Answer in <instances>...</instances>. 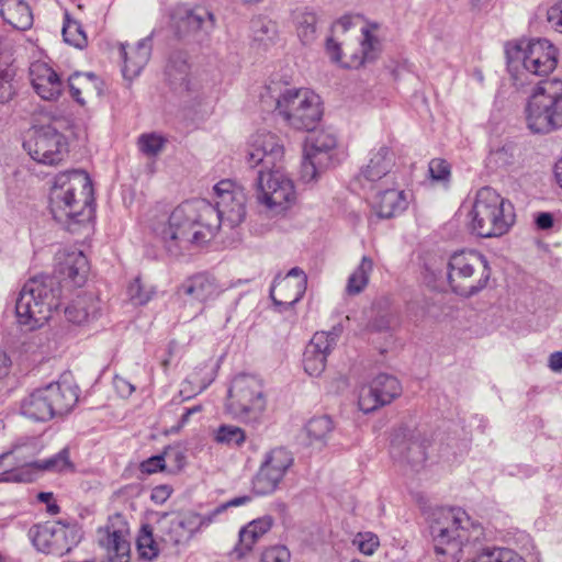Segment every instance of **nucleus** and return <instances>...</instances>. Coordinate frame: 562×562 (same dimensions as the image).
<instances>
[{
    "mask_svg": "<svg viewBox=\"0 0 562 562\" xmlns=\"http://www.w3.org/2000/svg\"><path fill=\"white\" fill-rule=\"evenodd\" d=\"M77 543L75 527L61 520L37 525L33 533V544L47 554L64 555Z\"/></svg>",
    "mask_w": 562,
    "mask_h": 562,
    "instance_id": "nucleus-15",
    "label": "nucleus"
},
{
    "mask_svg": "<svg viewBox=\"0 0 562 562\" xmlns=\"http://www.w3.org/2000/svg\"><path fill=\"white\" fill-rule=\"evenodd\" d=\"M261 562H289L290 552L284 546H273L267 548L261 553Z\"/></svg>",
    "mask_w": 562,
    "mask_h": 562,
    "instance_id": "nucleus-52",
    "label": "nucleus"
},
{
    "mask_svg": "<svg viewBox=\"0 0 562 562\" xmlns=\"http://www.w3.org/2000/svg\"><path fill=\"white\" fill-rule=\"evenodd\" d=\"M547 20L554 31L562 34V0L549 8Z\"/></svg>",
    "mask_w": 562,
    "mask_h": 562,
    "instance_id": "nucleus-55",
    "label": "nucleus"
},
{
    "mask_svg": "<svg viewBox=\"0 0 562 562\" xmlns=\"http://www.w3.org/2000/svg\"><path fill=\"white\" fill-rule=\"evenodd\" d=\"M162 454L165 457V462L171 463L172 468L176 470H181L186 464V456L180 448L167 447Z\"/></svg>",
    "mask_w": 562,
    "mask_h": 562,
    "instance_id": "nucleus-53",
    "label": "nucleus"
},
{
    "mask_svg": "<svg viewBox=\"0 0 562 562\" xmlns=\"http://www.w3.org/2000/svg\"><path fill=\"white\" fill-rule=\"evenodd\" d=\"M136 547L142 559L151 561L159 554V543L153 535L150 526H143L137 537Z\"/></svg>",
    "mask_w": 562,
    "mask_h": 562,
    "instance_id": "nucleus-39",
    "label": "nucleus"
},
{
    "mask_svg": "<svg viewBox=\"0 0 562 562\" xmlns=\"http://www.w3.org/2000/svg\"><path fill=\"white\" fill-rule=\"evenodd\" d=\"M352 546L357 548L361 553L371 555L380 546V541L378 536L373 532H358L352 539Z\"/></svg>",
    "mask_w": 562,
    "mask_h": 562,
    "instance_id": "nucleus-46",
    "label": "nucleus"
},
{
    "mask_svg": "<svg viewBox=\"0 0 562 562\" xmlns=\"http://www.w3.org/2000/svg\"><path fill=\"white\" fill-rule=\"evenodd\" d=\"M429 445L430 441L419 430L401 429L392 439L391 454L418 470L427 460Z\"/></svg>",
    "mask_w": 562,
    "mask_h": 562,
    "instance_id": "nucleus-16",
    "label": "nucleus"
},
{
    "mask_svg": "<svg viewBox=\"0 0 562 562\" xmlns=\"http://www.w3.org/2000/svg\"><path fill=\"white\" fill-rule=\"evenodd\" d=\"M93 188L89 175L79 169L59 172L49 192V209L56 222L74 232L93 217Z\"/></svg>",
    "mask_w": 562,
    "mask_h": 562,
    "instance_id": "nucleus-2",
    "label": "nucleus"
},
{
    "mask_svg": "<svg viewBox=\"0 0 562 562\" xmlns=\"http://www.w3.org/2000/svg\"><path fill=\"white\" fill-rule=\"evenodd\" d=\"M166 139L155 133L142 134L138 138L139 150L147 156H157L164 148Z\"/></svg>",
    "mask_w": 562,
    "mask_h": 562,
    "instance_id": "nucleus-45",
    "label": "nucleus"
},
{
    "mask_svg": "<svg viewBox=\"0 0 562 562\" xmlns=\"http://www.w3.org/2000/svg\"><path fill=\"white\" fill-rule=\"evenodd\" d=\"M372 209L380 218H391L407 207L406 194L394 186L375 187Z\"/></svg>",
    "mask_w": 562,
    "mask_h": 562,
    "instance_id": "nucleus-23",
    "label": "nucleus"
},
{
    "mask_svg": "<svg viewBox=\"0 0 562 562\" xmlns=\"http://www.w3.org/2000/svg\"><path fill=\"white\" fill-rule=\"evenodd\" d=\"M7 16H14L13 10L21 13V18L16 21L19 23L18 27H25L30 23V8L24 2V0H7Z\"/></svg>",
    "mask_w": 562,
    "mask_h": 562,
    "instance_id": "nucleus-51",
    "label": "nucleus"
},
{
    "mask_svg": "<svg viewBox=\"0 0 562 562\" xmlns=\"http://www.w3.org/2000/svg\"><path fill=\"white\" fill-rule=\"evenodd\" d=\"M10 366L11 359L4 351L0 350V379L8 375Z\"/></svg>",
    "mask_w": 562,
    "mask_h": 562,
    "instance_id": "nucleus-64",
    "label": "nucleus"
},
{
    "mask_svg": "<svg viewBox=\"0 0 562 562\" xmlns=\"http://www.w3.org/2000/svg\"><path fill=\"white\" fill-rule=\"evenodd\" d=\"M358 405L359 408L366 414L371 413L381 406H384V403L382 402L380 394L376 391V386L373 384V381L360 389Z\"/></svg>",
    "mask_w": 562,
    "mask_h": 562,
    "instance_id": "nucleus-43",
    "label": "nucleus"
},
{
    "mask_svg": "<svg viewBox=\"0 0 562 562\" xmlns=\"http://www.w3.org/2000/svg\"><path fill=\"white\" fill-rule=\"evenodd\" d=\"M548 367L555 373L562 372V351H554L549 356Z\"/></svg>",
    "mask_w": 562,
    "mask_h": 562,
    "instance_id": "nucleus-61",
    "label": "nucleus"
},
{
    "mask_svg": "<svg viewBox=\"0 0 562 562\" xmlns=\"http://www.w3.org/2000/svg\"><path fill=\"white\" fill-rule=\"evenodd\" d=\"M172 488L169 485H158L151 491V501L156 504H164L171 495Z\"/></svg>",
    "mask_w": 562,
    "mask_h": 562,
    "instance_id": "nucleus-58",
    "label": "nucleus"
},
{
    "mask_svg": "<svg viewBox=\"0 0 562 562\" xmlns=\"http://www.w3.org/2000/svg\"><path fill=\"white\" fill-rule=\"evenodd\" d=\"M330 166V164L319 162L318 158L307 157V153H305L301 167V178L305 182L316 180L317 176Z\"/></svg>",
    "mask_w": 562,
    "mask_h": 562,
    "instance_id": "nucleus-47",
    "label": "nucleus"
},
{
    "mask_svg": "<svg viewBox=\"0 0 562 562\" xmlns=\"http://www.w3.org/2000/svg\"><path fill=\"white\" fill-rule=\"evenodd\" d=\"M528 128L537 134H549L562 128V80L540 81L526 105Z\"/></svg>",
    "mask_w": 562,
    "mask_h": 562,
    "instance_id": "nucleus-7",
    "label": "nucleus"
},
{
    "mask_svg": "<svg viewBox=\"0 0 562 562\" xmlns=\"http://www.w3.org/2000/svg\"><path fill=\"white\" fill-rule=\"evenodd\" d=\"M337 338L335 330L313 335L303 353V366L308 375L318 376L325 370L327 356L335 348Z\"/></svg>",
    "mask_w": 562,
    "mask_h": 562,
    "instance_id": "nucleus-21",
    "label": "nucleus"
},
{
    "mask_svg": "<svg viewBox=\"0 0 562 562\" xmlns=\"http://www.w3.org/2000/svg\"><path fill=\"white\" fill-rule=\"evenodd\" d=\"M13 87L9 79H5L4 83H0V102L4 103L11 100L13 95Z\"/></svg>",
    "mask_w": 562,
    "mask_h": 562,
    "instance_id": "nucleus-63",
    "label": "nucleus"
},
{
    "mask_svg": "<svg viewBox=\"0 0 562 562\" xmlns=\"http://www.w3.org/2000/svg\"><path fill=\"white\" fill-rule=\"evenodd\" d=\"M372 381L384 405L390 404L394 398L401 395L402 386L395 376L382 373L376 375Z\"/></svg>",
    "mask_w": 562,
    "mask_h": 562,
    "instance_id": "nucleus-37",
    "label": "nucleus"
},
{
    "mask_svg": "<svg viewBox=\"0 0 562 562\" xmlns=\"http://www.w3.org/2000/svg\"><path fill=\"white\" fill-rule=\"evenodd\" d=\"M61 286L56 277L36 276L22 288L15 303L18 322L26 330L42 327L60 305Z\"/></svg>",
    "mask_w": 562,
    "mask_h": 562,
    "instance_id": "nucleus-4",
    "label": "nucleus"
},
{
    "mask_svg": "<svg viewBox=\"0 0 562 562\" xmlns=\"http://www.w3.org/2000/svg\"><path fill=\"white\" fill-rule=\"evenodd\" d=\"M214 194L215 204L204 199L188 200L153 222V233L170 256H184L213 239L221 225L233 228L245 220L247 196L243 187L229 179L221 180L214 186Z\"/></svg>",
    "mask_w": 562,
    "mask_h": 562,
    "instance_id": "nucleus-1",
    "label": "nucleus"
},
{
    "mask_svg": "<svg viewBox=\"0 0 562 562\" xmlns=\"http://www.w3.org/2000/svg\"><path fill=\"white\" fill-rule=\"evenodd\" d=\"M23 147L33 160L43 165H58L68 155L66 137L52 125L34 127Z\"/></svg>",
    "mask_w": 562,
    "mask_h": 562,
    "instance_id": "nucleus-14",
    "label": "nucleus"
},
{
    "mask_svg": "<svg viewBox=\"0 0 562 562\" xmlns=\"http://www.w3.org/2000/svg\"><path fill=\"white\" fill-rule=\"evenodd\" d=\"M166 469V462L164 454H157L148 458L147 460L140 463V471L143 473L153 474L158 471H164Z\"/></svg>",
    "mask_w": 562,
    "mask_h": 562,
    "instance_id": "nucleus-54",
    "label": "nucleus"
},
{
    "mask_svg": "<svg viewBox=\"0 0 562 562\" xmlns=\"http://www.w3.org/2000/svg\"><path fill=\"white\" fill-rule=\"evenodd\" d=\"M469 216L472 233L483 238L503 236L516 217L513 203L491 187L476 191Z\"/></svg>",
    "mask_w": 562,
    "mask_h": 562,
    "instance_id": "nucleus-5",
    "label": "nucleus"
},
{
    "mask_svg": "<svg viewBox=\"0 0 562 562\" xmlns=\"http://www.w3.org/2000/svg\"><path fill=\"white\" fill-rule=\"evenodd\" d=\"M127 294L134 305H144L151 299L153 291L145 289L140 279L136 278L130 283Z\"/></svg>",
    "mask_w": 562,
    "mask_h": 562,
    "instance_id": "nucleus-49",
    "label": "nucleus"
},
{
    "mask_svg": "<svg viewBox=\"0 0 562 562\" xmlns=\"http://www.w3.org/2000/svg\"><path fill=\"white\" fill-rule=\"evenodd\" d=\"M214 439L216 442L228 447H240L246 440V434L238 426L222 425L215 431Z\"/></svg>",
    "mask_w": 562,
    "mask_h": 562,
    "instance_id": "nucleus-42",
    "label": "nucleus"
},
{
    "mask_svg": "<svg viewBox=\"0 0 562 562\" xmlns=\"http://www.w3.org/2000/svg\"><path fill=\"white\" fill-rule=\"evenodd\" d=\"M250 496H247V495H244V496H237V497H234L221 505H218L217 507H215L214 509L211 510L214 519L216 520V518L223 514L224 512H226L229 507H237V506H243V505H246L247 503L250 502Z\"/></svg>",
    "mask_w": 562,
    "mask_h": 562,
    "instance_id": "nucleus-57",
    "label": "nucleus"
},
{
    "mask_svg": "<svg viewBox=\"0 0 562 562\" xmlns=\"http://www.w3.org/2000/svg\"><path fill=\"white\" fill-rule=\"evenodd\" d=\"M373 269V261L370 257L363 256L359 266L349 276L346 292L349 295H357L362 292L369 283L370 273Z\"/></svg>",
    "mask_w": 562,
    "mask_h": 562,
    "instance_id": "nucleus-33",
    "label": "nucleus"
},
{
    "mask_svg": "<svg viewBox=\"0 0 562 562\" xmlns=\"http://www.w3.org/2000/svg\"><path fill=\"white\" fill-rule=\"evenodd\" d=\"M166 74L172 85L188 88L189 65L184 59H171L166 68Z\"/></svg>",
    "mask_w": 562,
    "mask_h": 562,
    "instance_id": "nucleus-44",
    "label": "nucleus"
},
{
    "mask_svg": "<svg viewBox=\"0 0 562 562\" xmlns=\"http://www.w3.org/2000/svg\"><path fill=\"white\" fill-rule=\"evenodd\" d=\"M297 36L304 45L311 44L316 38L317 16L314 12L304 11L296 15Z\"/></svg>",
    "mask_w": 562,
    "mask_h": 562,
    "instance_id": "nucleus-40",
    "label": "nucleus"
},
{
    "mask_svg": "<svg viewBox=\"0 0 562 562\" xmlns=\"http://www.w3.org/2000/svg\"><path fill=\"white\" fill-rule=\"evenodd\" d=\"M215 366L212 362H203L187 378L180 393L199 394L203 392L215 379Z\"/></svg>",
    "mask_w": 562,
    "mask_h": 562,
    "instance_id": "nucleus-30",
    "label": "nucleus"
},
{
    "mask_svg": "<svg viewBox=\"0 0 562 562\" xmlns=\"http://www.w3.org/2000/svg\"><path fill=\"white\" fill-rule=\"evenodd\" d=\"M363 40L361 42L362 57L360 64L371 61L376 57L379 50V41L371 34L367 27L361 29Z\"/></svg>",
    "mask_w": 562,
    "mask_h": 562,
    "instance_id": "nucleus-48",
    "label": "nucleus"
},
{
    "mask_svg": "<svg viewBox=\"0 0 562 562\" xmlns=\"http://www.w3.org/2000/svg\"><path fill=\"white\" fill-rule=\"evenodd\" d=\"M448 282L460 296L471 297L486 288L491 268L484 255L476 250L454 252L447 266Z\"/></svg>",
    "mask_w": 562,
    "mask_h": 562,
    "instance_id": "nucleus-8",
    "label": "nucleus"
},
{
    "mask_svg": "<svg viewBox=\"0 0 562 562\" xmlns=\"http://www.w3.org/2000/svg\"><path fill=\"white\" fill-rule=\"evenodd\" d=\"M356 20H359V16L344 15L334 23L333 30L334 32H347L355 24Z\"/></svg>",
    "mask_w": 562,
    "mask_h": 562,
    "instance_id": "nucleus-59",
    "label": "nucleus"
},
{
    "mask_svg": "<svg viewBox=\"0 0 562 562\" xmlns=\"http://www.w3.org/2000/svg\"><path fill=\"white\" fill-rule=\"evenodd\" d=\"M91 312L85 306V300L79 299L65 308L66 318L74 324H82L88 321Z\"/></svg>",
    "mask_w": 562,
    "mask_h": 562,
    "instance_id": "nucleus-50",
    "label": "nucleus"
},
{
    "mask_svg": "<svg viewBox=\"0 0 562 562\" xmlns=\"http://www.w3.org/2000/svg\"><path fill=\"white\" fill-rule=\"evenodd\" d=\"M121 54L124 59L123 74L127 78L136 77L146 66L151 54V42L149 37L140 40L131 52L121 45Z\"/></svg>",
    "mask_w": 562,
    "mask_h": 562,
    "instance_id": "nucleus-28",
    "label": "nucleus"
},
{
    "mask_svg": "<svg viewBox=\"0 0 562 562\" xmlns=\"http://www.w3.org/2000/svg\"><path fill=\"white\" fill-rule=\"evenodd\" d=\"M326 47L333 60L339 61L341 59V49L337 42L333 38H328Z\"/></svg>",
    "mask_w": 562,
    "mask_h": 562,
    "instance_id": "nucleus-62",
    "label": "nucleus"
},
{
    "mask_svg": "<svg viewBox=\"0 0 562 562\" xmlns=\"http://www.w3.org/2000/svg\"><path fill=\"white\" fill-rule=\"evenodd\" d=\"M182 22L190 32L203 31L209 33L215 27L214 14L204 8L187 10Z\"/></svg>",
    "mask_w": 562,
    "mask_h": 562,
    "instance_id": "nucleus-32",
    "label": "nucleus"
},
{
    "mask_svg": "<svg viewBox=\"0 0 562 562\" xmlns=\"http://www.w3.org/2000/svg\"><path fill=\"white\" fill-rule=\"evenodd\" d=\"M553 216L551 213L541 212L536 216V225L539 229H550L553 226Z\"/></svg>",
    "mask_w": 562,
    "mask_h": 562,
    "instance_id": "nucleus-60",
    "label": "nucleus"
},
{
    "mask_svg": "<svg viewBox=\"0 0 562 562\" xmlns=\"http://www.w3.org/2000/svg\"><path fill=\"white\" fill-rule=\"evenodd\" d=\"M255 187L258 202L274 213L285 210L295 199L294 184L281 166L258 169Z\"/></svg>",
    "mask_w": 562,
    "mask_h": 562,
    "instance_id": "nucleus-12",
    "label": "nucleus"
},
{
    "mask_svg": "<svg viewBox=\"0 0 562 562\" xmlns=\"http://www.w3.org/2000/svg\"><path fill=\"white\" fill-rule=\"evenodd\" d=\"M507 66L516 81L527 72L547 76L557 67V48L546 38L522 41L506 48Z\"/></svg>",
    "mask_w": 562,
    "mask_h": 562,
    "instance_id": "nucleus-9",
    "label": "nucleus"
},
{
    "mask_svg": "<svg viewBox=\"0 0 562 562\" xmlns=\"http://www.w3.org/2000/svg\"><path fill=\"white\" fill-rule=\"evenodd\" d=\"M294 464L293 453L284 447H276L262 456L260 467L252 479L257 495L276 492Z\"/></svg>",
    "mask_w": 562,
    "mask_h": 562,
    "instance_id": "nucleus-13",
    "label": "nucleus"
},
{
    "mask_svg": "<svg viewBox=\"0 0 562 562\" xmlns=\"http://www.w3.org/2000/svg\"><path fill=\"white\" fill-rule=\"evenodd\" d=\"M97 83L98 77L92 72H75L68 78L70 94L81 105L85 104L81 94L91 92L97 88Z\"/></svg>",
    "mask_w": 562,
    "mask_h": 562,
    "instance_id": "nucleus-36",
    "label": "nucleus"
},
{
    "mask_svg": "<svg viewBox=\"0 0 562 562\" xmlns=\"http://www.w3.org/2000/svg\"><path fill=\"white\" fill-rule=\"evenodd\" d=\"M430 529L439 562H459L464 552L471 554L484 538L483 527L461 508H442Z\"/></svg>",
    "mask_w": 562,
    "mask_h": 562,
    "instance_id": "nucleus-3",
    "label": "nucleus"
},
{
    "mask_svg": "<svg viewBox=\"0 0 562 562\" xmlns=\"http://www.w3.org/2000/svg\"><path fill=\"white\" fill-rule=\"evenodd\" d=\"M429 172L432 179L445 180L449 173V165L442 159H432L429 162Z\"/></svg>",
    "mask_w": 562,
    "mask_h": 562,
    "instance_id": "nucleus-56",
    "label": "nucleus"
},
{
    "mask_svg": "<svg viewBox=\"0 0 562 562\" xmlns=\"http://www.w3.org/2000/svg\"><path fill=\"white\" fill-rule=\"evenodd\" d=\"M266 405L263 386L257 376L240 374L234 378L226 404L232 415L244 422H257Z\"/></svg>",
    "mask_w": 562,
    "mask_h": 562,
    "instance_id": "nucleus-11",
    "label": "nucleus"
},
{
    "mask_svg": "<svg viewBox=\"0 0 562 562\" xmlns=\"http://www.w3.org/2000/svg\"><path fill=\"white\" fill-rule=\"evenodd\" d=\"M276 111L293 128L312 131L323 115L318 94L310 89H286L276 100Z\"/></svg>",
    "mask_w": 562,
    "mask_h": 562,
    "instance_id": "nucleus-10",
    "label": "nucleus"
},
{
    "mask_svg": "<svg viewBox=\"0 0 562 562\" xmlns=\"http://www.w3.org/2000/svg\"><path fill=\"white\" fill-rule=\"evenodd\" d=\"M180 528L182 529V536L187 543L200 532L202 529L209 527L215 521L211 512L206 514H199L193 510L179 513L175 515Z\"/></svg>",
    "mask_w": 562,
    "mask_h": 562,
    "instance_id": "nucleus-29",
    "label": "nucleus"
},
{
    "mask_svg": "<svg viewBox=\"0 0 562 562\" xmlns=\"http://www.w3.org/2000/svg\"><path fill=\"white\" fill-rule=\"evenodd\" d=\"M394 164V153L387 146H380L371 151L369 164L361 170L360 180L366 181L370 189L394 186L395 177L392 173Z\"/></svg>",
    "mask_w": 562,
    "mask_h": 562,
    "instance_id": "nucleus-19",
    "label": "nucleus"
},
{
    "mask_svg": "<svg viewBox=\"0 0 562 562\" xmlns=\"http://www.w3.org/2000/svg\"><path fill=\"white\" fill-rule=\"evenodd\" d=\"M273 525L271 516H263L250 521L244 526L238 533V542L234 547L232 554L236 558H243L251 551L257 541L266 535Z\"/></svg>",
    "mask_w": 562,
    "mask_h": 562,
    "instance_id": "nucleus-26",
    "label": "nucleus"
},
{
    "mask_svg": "<svg viewBox=\"0 0 562 562\" xmlns=\"http://www.w3.org/2000/svg\"><path fill=\"white\" fill-rule=\"evenodd\" d=\"M467 562H526L516 551L508 548H483Z\"/></svg>",
    "mask_w": 562,
    "mask_h": 562,
    "instance_id": "nucleus-34",
    "label": "nucleus"
},
{
    "mask_svg": "<svg viewBox=\"0 0 562 562\" xmlns=\"http://www.w3.org/2000/svg\"><path fill=\"white\" fill-rule=\"evenodd\" d=\"M30 77L34 90L43 100L53 101L60 95L63 82L47 64L33 63L30 67Z\"/></svg>",
    "mask_w": 562,
    "mask_h": 562,
    "instance_id": "nucleus-22",
    "label": "nucleus"
},
{
    "mask_svg": "<svg viewBox=\"0 0 562 562\" xmlns=\"http://www.w3.org/2000/svg\"><path fill=\"white\" fill-rule=\"evenodd\" d=\"M99 543L106 549L111 562H130L131 543L126 530L106 527L100 533Z\"/></svg>",
    "mask_w": 562,
    "mask_h": 562,
    "instance_id": "nucleus-27",
    "label": "nucleus"
},
{
    "mask_svg": "<svg viewBox=\"0 0 562 562\" xmlns=\"http://www.w3.org/2000/svg\"><path fill=\"white\" fill-rule=\"evenodd\" d=\"M157 537L166 547L176 548L187 544L175 515L165 514L161 516L157 521Z\"/></svg>",
    "mask_w": 562,
    "mask_h": 562,
    "instance_id": "nucleus-31",
    "label": "nucleus"
},
{
    "mask_svg": "<svg viewBox=\"0 0 562 562\" xmlns=\"http://www.w3.org/2000/svg\"><path fill=\"white\" fill-rule=\"evenodd\" d=\"M78 387L66 380L49 383L21 402V413L35 422H47L68 414L78 402Z\"/></svg>",
    "mask_w": 562,
    "mask_h": 562,
    "instance_id": "nucleus-6",
    "label": "nucleus"
},
{
    "mask_svg": "<svg viewBox=\"0 0 562 562\" xmlns=\"http://www.w3.org/2000/svg\"><path fill=\"white\" fill-rule=\"evenodd\" d=\"M32 465L38 470L48 472L71 471L74 468L69 458V450L67 448L61 449L58 453L47 459L36 460Z\"/></svg>",
    "mask_w": 562,
    "mask_h": 562,
    "instance_id": "nucleus-38",
    "label": "nucleus"
},
{
    "mask_svg": "<svg viewBox=\"0 0 562 562\" xmlns=\"http://www.w3.org/2000/svg\"><path fill=\"white\" fill-rule=\"evenodd\" d=\"M307 285L305 272L292 268L285 276L277 277L270 290V297L279 311L288 310L296 304L304 295Z\"/></svg>",
    "mask_w": 562,
    "mask_h": 562,
    "instance_id": "nucleus-18",
    "label": "nucleus"
},
{
    "mask_svg": "<svg viewBox=\"0 0 562 562\" xmlns=\"http://www.w3.org/2000/svg\"><path fill=\"white\" fill-rule=\"evenodd\" d=\"M222 289L216 280L207 274H196L186 280L178 289V294L183 299L205 302L216 297Z\"/></svg>",
    "mask_w": 562,
    "mask_h": 562,
    "instance_id": "nucleus-25",
    "label": "nucleus"
},
{
    "mask_svg": "<svg viewBox=\"0 0 562 562\" xmlns=\"http://www.w3.org/2000/svg\"><path fill=\"white\" fill-rule=\"evenodd\" d=\"M337 136L328 130L317 131L311 134L305 144L304 153L307 157L318 158L322 164L336 165L337 157Z\"/></svg>",
    "mask_w": 562,
    "mask_h": 562,
    "instance_id": "nucleus-24",
    "label": "nucleus"
},
{
    "mask_svg": "<svg viewBox=\"0 0 562 562\" xmlns=\"http://www.w3.org/2000/svg\"><path fill=\"white\" fill-rule=\"evenodd\" d=\"M284 157V146L280 137L273 133L257 132L247 154V164L251 168L271 169L281 166Z\"/></svg>",
    "mask_w": 562,
    "mask_h": 562,
    "instance_id": "nucleus-17",
    "label": "nucleus"
},
{
    "mask_svg": "<svg viewBox=\"0 0 562 562\" xmlns=\"http://www.w3.org/2000/svg\"><path fill=\"white\" fill-rule=\"evenodd\" d=\"M334 422L329 416H315L305 426L311 443L325 445L334 430Z\"/></svg>",
    "mask_w": 562,
    "mask_h": 562,
    "instance_id": "nucleus-35",
    "label": "nucleus"
},
{
    "mask_svg": "<svg viewBox=\"0 0 562 562\" xmlns=\"http://www.w3.org/2000/svg\"><path fill=\"white\" fill-rule=\"evenodd\" d=\"M63 37L66 43L76 48H83L88 43L82 25L77 20L71 19L68 13L65 14Z\"/></svg>",
    "mask_w": 562,
    "mask_h": 562,
    "instance_id": "nucleus-41",
    "label": "nucleus"
},
{
    "mask_svg": "<svg viewBox=\"0 0 562 562\" xmlns=\"http://www.w3.org/2000/svg\"><path fill=\"white\" fill-rule=\"evenodd\" d=\"M89 263L85 254L76 248H65L55 255V273L60 281L81 286L87 279Z\"/></svg>",
    "mask_w": 562,
    "mask_h": 562,
    "instance_id": "nucleus-20",
    "label": "nucleus"
}]
</instances>
